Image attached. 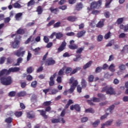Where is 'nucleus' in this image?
<instances>
[{
    "mask_svg": "<svg viewBox=\"0 0 128 128\" xmlns=\"http://www.w3.org/2000/svg\"><path fill=\"white\" fill-rule=\"evenodd\" d=\"M104 16L106 18H110V12L107 11L104 13Z\"/></svg>",
    "mask_w": 128,
    "mask_h": 128,
    "instance_id": "48",
    "label": "nucleus"
},
{
    "mask_svg": "<svg viewBox=\"0 0 128 128\" xmlns=\"http://www.w3.org/2000/svg\"><path fill=\"white\" fill-rule=\"evenodd\" d=\"M105 20V19H102V21H100L96 25V28H102L104 26V22Z\"/></svg>",
    "mask_w": 128,
    "mask_h": 128,
    "instance_id": "16",
    "label": "nucleus"
},
{
    "mask_svg": "<svg viewBox=\"0 0 128 128\" xmlns=\"http://www.w3.org/2000/svg\"><path fill=\"white\" fill-rule=\"evenodd\" d=\"M58 90L54 88L52 90L51 94H58Z\"/></svg>",
    "mask_w": 128,
    "mask_h": 128,
    "instance_id": "51",
    "label": "nucleus"
},
{
    "mask_svg": "<svg viewBox=\"0 0 128 128\" xmlns=\"http://www.w3.org/2000/svg\"><path fill=\"white\" fill-rule=\"evenodd\" d=\"M0 80L3 86H10L12 84V78L10 76L1 77Z\"/></svg>",
    "mask_w": 128,
    "mask_h": 128,
    "instance_id": "1",
    "label": "nucleus"
},
{
    "mask_svg": "<svg viewBox=\"0 0 128 128\" xmlns=\"http://www.w3.org/2000/svg\"><path fill=\"white\" fill-rule=\"evenodd\" d=\"M124 22V18H118L116 20L117 24H122Z\"/></svg>",
    "mask_w": 128,
    "mask_h": 128,
    "instance_id": "41",
    "label": "nucleus"
},
{
    "mask_svg": "<svg viewBox=\"0 0 128 128\" xmlns=\"http://www.w3.org/2000/svg\"><path fill=\"white\" fill-rule=\"evenodd\" d=\"M36 4L34 0H30L29 2H28L27 6H34Z\"/></svg>",
    "mask_w": 128,
    "mask_h": 128,
    "instance_id": "46",
    "label": "nucleus"
},
{
    "mask_svg": "<svg viewBox=\"0 0 128 128\" xmlns=\"http://www.w3.org/2000/svg\"><path fill=\"white\" fill-rule=\"evenodd\" d=\"M92 101L93 102H100V100L99 98L94 97L92 98Z\"/></svg>",
    "mask_w": 128,
    "mask_h": 128,
    "instance_id": "50",
    "label": "nucleus"
},
{
    "mask_svg": "<svg viewBox=\"0 0 128 128\" xmlns=\"http://www.w3.org/2000/svg\"><path fill=\"white\" fill-rule=\"evenodd\" d=\"M114 68H115L114 65V64H111L108 68V70L112 72H116V70L114 69Z\"/></svg>",
    "mask_w": 128,
    "mask_h": 128,
    "instance_id": "30",
    "label": "nucleus"
},
{
    "mask_svg": "<svg viewBox=\"0 0 128 128\" xmlns=\"http://www.w3.org/2000/svg\"><path fill=\"white\" fill-rule=\"evenodd\" d=\"M22 62V58H19L17 60V63L15 64L14 66H20V64H21Z\"/></svg>",
    "mask_w": 128,
    "mask_h": 128,
    "instance_id": "42",
    "label": "nucleus"
},
{
    "mask_svg": "<svg viewBox=\"0 0 128 128\" xmlns=\"http://www.w3.org/2000/svg\"><path fill=\"white\" fill-rule=\"evenodd\" d=\"M114 105H112L107 109V110H110V112L112 114V110H114Z\"/></svg>",
    "mask_w": 128,
    "mask_h": 128,
    "instance_id": "60",
    "label": "nucleus"
},
{
    "mask_svg": "<svg viewBox=\"0 0 128 128\" xmlns=\"http://www.w3.org/2000/svg\"><path fill=\"white\" fill-rule=\"evenodd\" d=\"M50 104H52V101H46L42 104L44 106H50Z\"/></svg>",
    "mask_w": 128,
    "mask_h": 128,
    "instance_id": "36",
    "label": "nucleus"
},
{
    "mask_svg": "<svg viewBox=\"0 0 128 128\" xmlns=\"http://www.w3.org/2000/svg\"><path fill=\"white\" fill-rule=\"evenodd\" d=\"M56 22V21L54 20H50L48 24H47V26H52Z\"/></svg>",
    "mask_w": 128,
    "mask_h": 128,
    "instance_id": "58",
    "label": "nucleus"
},
{
    "mask_svg": "<svg viewBox=\"0 0 128 128\" xmlns=\"http://www.w3.org/2000/svg\"><path fill=\"white\" fill-rule=\"evenodd\" d=\"M98 97L100 98L102 100H106V96L104 94H102L100 93H99L98 94Z\"/></svg>",
    "mask_w": 128,
    "mask_h": 128,
    "instance_id": "24",
    "label": "nucleus"
},
{
    "mask_svg": "<svg viewBox=\"0 0 128 128\" xmlns=\"http://www.w3.org/2000/svg\"><path fill=\"white\" fill-rule=\"evenodd\" d=\"M81 85L83 88H86V80L84 78L82 80Z\"/></svg>",
    "mask_w": 128,
    "mask_h": 128,
    "instance_id": "28",
    "label": "nucleus"
},
{
    "mask_svg": "<svg viewBox=\"0 0 128 128\" xmlns=\"http://www.w3.org/2000/svg\"><path fill=\"white\" fill-rule=\"evenodd\" d=\"M85 34H86V30H81L77 33L76 36L78 38H80L82 36H84Z\"/></svg>",
    "mask_w": 128,
    "mask_h": 128,
    "instance_id": "15",
    "label": "nucleus"
},
{
    "mask_svg": "<svg viewBox=\"0 0 128 128\" xmlns=\"http://www.w3.org/2000/svg\"><path fill=\"white\" fill-rule=\"evenodd\" d=\"M112 122H114L113 120H108L104 124H103V126H108L112 124Z\"/></svg>",
    "mask_w": 128,
    "mask_h": 128,
    "instance_id": "31",
    "label": "nucleus"
},
{
    "mask_svg": "<svg viewBox=\"0 0 128 128\" xmlns=\"http://www.w3.org/2000/svg\"><path fill=\"white\" fill-rule=\"evenodd\" d=\"M94 80V76L93 75H90L88 76V82H92Z\"/></svg>",
    "mask_w": 128,
    "mask_h": 128,
    "instance_id": "38",
    "label": "nucleus"
},
{
    "mask_svg": "<svg viewBox=\"0 0 128 128\" xmlns=\"http://www.w3.org/2000/svg\"><path fill=\"white\" fill-rule=\"evenodd\" d=\"M10 73V72H19L20 68L18 67L11 68H9Z\"/></svg>",
    "mask_w": 128,
    "mask_h": 128,
    "instance_id": "18",
    "label": "nucleus"
},
{
    "mask_svg": "<svg viewBox=\"0 0 128 128\" xmlns=\"http://www.w3.org/2000/svg\"><path fill=\"white\" fill-rule=\"evenodd\" d=\"M26 54V50H24V47H20L18 50L14 52V56H18V58H23L24 56Z\"/></svg>",
    "mask_w": 128,
    "mask_h": 128,
    "instance_id": "3",
    "label": "nucleus"
},
{
    "mask_svg": "<svg viewBox=\"0 0 128 128\" xmlns=\"http://www.w3.org/2000/svg\"><path fill=\"white\" fill-rule=\"evenodd\" d=\"M106 94H110V96H112V94H116V92L112 86H109L108 88L106 90Z\"/></svg>",
    "mask_w": 128,
    "mask_h": 128,
    "instance_id": "8",
    "label": "nucleus"
},
{
    "mask_svg": "<svg viewBox=\"0 0 128 128\" xmlns=\"http://www.w3.org/2000/svg\"><path fill=\"white\" fill-rule=\"evenodd\" d=\"M85 112L90 113V114H94V108H90L87 109H86Z\"/></svg>",
    "mask_w": 128,
    "mask_h": 128,
    "instance_id": "27",
    "label": "nucleus"
},
{
    "mask_svg": "<svg viewBox=\"0 0 128 128\" xmlns=\"http://www.w3.org/2000/svg\"><path fill=\"white\" fill-rule=\"evenodd\" d=\"M16 96L18 98H20L22 96H26V92L25 91H21L19 92H18Z\"/></svg>",
    "mask_w": 128,
    "mask_h": 128,
    "instance_id": "20",
    "label": "nucleus"
},
{
    "mask_svg": "<svg viewBox=\"0 0 128 128\" xmlns=\"http://www.w3.org/2000/svg\"><path fill=\"white\" fill-rule=\"evenodd\" d=\"M10 44L13 48H20V42L15 39L14 42H10Z\"/></svg>",
    "mask_w": 128,
    "mask_h": 128,
    "instance_id": "5",
    "label": "nucleus"
},
{
    "mask_svg": "<svg viewBox=\"0 0 128 128\" xmlns=\"http://www.w3.org/2000/svg\"><path fill=\"white\" fill-rule=\"evenodd\" d=\"M14 8H22V6H20V4L18 3V2H16L13 4Z\"/></svg>",
    "mask_w": 128,
    "mask_h": 128,
    "instance_id": "49",
    "label": "nucleus"
},
{
    "mask_svg": "<svg viewBox=\"0 0 128 128\" xmlns=\"http://www.w3.org/2000/svg\"><path fill=\"white\" fill-rule=\"evenodd\" d=\"M51 122L52 124H58V122H60V120L58 118H52L51 120Z\"/></svg>",
    "mask_w": 128,
    "mask_h": 128,
    "instance_id": "40",
    "label": "nucleus"
},
{
    "mask_svg": "<svg viewBox=\"0 0 128 128\" xmlns=\"http://www.w3.org/2000/svg\"><path fill=\"white\" fill-rule=\"evenodd\" d=\"M74 109H75L76 112H80V106L78 104H72L70 106V110H74Z\"/></svg>",
    "mask_w": 128,
    "mask_h": 128,
    "instance_id": "9",
    "label": "nucleus"
},
{
    "mask_svg": "<svg viewBox=\"0 0 128 128\" xmlns=\"http://www.w3.org/2000/svg\"><path fill=\"white\" fill-rule=\"evenodd\" d=\"M68 8V6L66 5H64L62 6H60L58 7L59 10H66Z\"/></svg>",
    "mask_w": 128,
    "mask_h": 128,
    "instance_id": "53",
    "label": "nucleus"
},
{
    "mask_svg": "<svg viewBox=\"0 0 128 128\" xmlns=\"http://www.w3.org/2000/svg\"><path fill=\"white\" fill-rule=\"evenodd\" d=\"M36 86H38V82L36 80H34L31 83L32 88H36Z\"/></svg>",
    "mask_w": 128,
    "mask_h": 128,
    "instance_id": "45",
    "label": "nucleus"
},
{
    "mask_svg": "<svg viewBox=\"0 0 128 128\" xmlns=\"http://www.w3.org/2000/svg\"><path fill=\"white\" fill-rule=\"evenodd\" d=\"M6 60V57H1L0 58V64H4Z\"/></svg>",
    "mask_w": 128,
    "mask_h": 128,
    "instance_id": "56",
    "label": "nucleus"
},
{
    "mask_svg": "<svg viewBox=\"0 0 128 128\" xmlns=\"http://www.w3.org/2000/svg\"><path fill=\"white\" fill-rule=\"evenodd\" d=\"M102 67L100 66H98L96 68V70H95V72H96V74H98V72H102Z\"/></svg>",
    "mask_w": 128,
    "mask_h": 128,
    "instance_id": "55",
    "label": "nucleus"
},
{
    "mask_svg": "<svg viewBox=\"0 0 128 128\" xmlns=\"http://www.w3.org/2000/svg\"><path fill=\"white\" fill-rule=\"evenodd\" d=\"M74 44V40H71L70 41V45L68 46V48L70 50H78V46L76 44Z\"/></svg>",
    "mask_w": 128,
    "mask_h": 128,
    "instance_id": "6",
    "label": "nucleus"
},
{
    "mask_svg": "<svg viewBox=\"0 0 128 128\" xmlns=\"http://www.w3.org/2000/svg\"><path fill=\"white\" fill-rule=\"evenodd\" d=\"M36 12H38V14H42V12H44V10H42V6H38L36 8Z\"/></svg>",
    "mask_w": 128,
    "mask_h": 128,
    "instance_id": "22",
    "label": "nucleus"
},
{
    "mask_svg": "<svg viewBox=\"0 0 128 128\" xmlns=\"http://www.w3.org/2000/svg\"><path fill=\"white\" fill-rule=\"evenodd\" d=\"M100 120H98L92 124V126L94 128H96V126H98L100 124Z\"/></svg>",
    "mask_w": 128,
    "mask_h": 128,
    "instance_id": "37",
    "label": "nucleus"
},
{
    "mask_svg": "<svg viewBox=\"0 0 128 128\" xmlns=\"http://www.w3.org/2000/svg\"><path fill=\"white\" fill-rule=\"evenodd\" d=\"M124 52L128 54V45H125L122 50L120 51L121 54H124Z\"/></svg>",
    "mask_w": 128,
    "mask_h": 128,
    "instance_id": "19",
    "label": "nucleus"
},
{
    "mask_svg": "<svg viewBox=\"0 0 128 128\" xmlns=\"http://www.w3.org/2000/svg\"><path fill=\"white\" fill-rule=\"evenodd\" d=\"M26 78L28 82H31V80H32V76L30 74L26 76Z\"/></svg>",
    "mask_w": 128,
    "mask_h": 128,
    "instance_id": "62",
    "label": "nucleus"
},
{
    "mask_svg": "<svg viewBox=\"0 0 128 128\" xmlns=\"http://www.w3.org/2000/svg\"><path fill=\"white\" fill-rule=\"evenodd\" d=\"M84 46L78 48L76 51V54H82V51H84Z\"/></svg>",
    "mask_w": 128,
    "mask_h": 128,
    "instance_id": "33",
    "label": "nucleus"
},
{
    "mask_svg": "<svg viewBox=\"0 0 128 128\" xmlns=\"http://www.w3.org/2000/svg\"><path fill=\"white\" fill-rule=\"evenodd\" d=\"M38 112H40V116H42V117L45 118L46 119L48 118V115H46V110L44 111V110H38Z\"/></svg>",
    "mask_w": 128,
    "mask_h": 128,
    "instance_id": "14",
    "label": "nucleus"
},
{
    "mask_svg": "<svg viewBox=\"0 0 128 128\" xmlns=\"http://www.w3.org/2000/svg\"><path fill=\"white\" fill-rule=\"evenodd\" d=\"M14 114L16 118H20L21 116H22V111L16 112H15Z\"/></svg>",
    "mask_w": 128,
    "mask_h": 128,
    "instance_id": "43",
    "label": "nucleus"
},
{
    "mask_svg": "<svg viewBox=\"0 0 128 128\" xmlns=\"http://www.w3.org/2000/svg\"><path fill=\"white\" fill-rule=\"evenodd\" d=\"M56 64V61L52 58H49L45 62L46 66H54Z\"/></svg>",
    "mask_w": 128,
    "mask_h": 128,
    "instance_id": "7",
    "label": "nucleus"
},
{
    "mask_svg": "<svg viewBox=\"0 0 128 128\" xmlns=\"http://www.w3.org/2000/svg\"><path fill=\"white\" fill-rule=\"evenodd\" d=\"M64 68H62L58 72V76H64Z\"/></svg>",
    "mask_w": 128,
    "mask_h": 128,
    "instance_id": "44",
    "label": "nucleus"
},
{
    "mask_svg": "<svg viewBox=\"0 0 128 128\" xmlns=\"http://www.w3.org/2000/svg\"><path fill=\"white\" fill-rule=\"evenodd\" d=\"M10 74V69L8 70L6 69H3L0 72V76H8Z\"/></svg>",
    "mask_w": 128,
    "mask_h": 128,
    "instance_id": "10",
    "label": "nucleus"
},
{
    "mask_svg": "<svg viewBox=\"0 0 128 128\" xmlns=\"http://www.w3.org/2000/svg\"><path fill=\"white\" fill-rule=\"evenodd\" d=\"M72 68L70 67H68L66 70V74H70L72 72Z\"/></svg>",
    "mask_w": 128,
    "mask_h": 128,
    "instance_id": "52",
    "label": "nucleus"
},
{
    "mask_svg": "<svg viewBox=\"0 0 128 128\" xmlns=\"http://www.w3.org/2000/svg\"><path fill=\"white\" fill-rule=\"evenodd\" d=\"M92 64V61L90 60L88 62H87L85 65L83 66V70H86L88 68H90Z\"/></svg>",
    "mask_w": 128,
    "mask_h": 128,
    "instance_id": "23",
    "label": "nucleus"
},
{
    "mask_svg": "<svg viewBox=\"0 0 128 128\" xmlns=\"http://www.w3.org/2000/svg\"><path fill=\"white\" fill-rule=\"evenodd\" d=\"M56 36L57 40H60L62 38H63L64 34H62V33L60 32H59L56 33Z\"/></svg>",
    "mask_w": 128,
    "mask_h": 128,
    "instance_id": "26",
    "label": "nucleus"
},
{
    "mask_svg": "<svg viewBox=\"0 0 128 128\" xmlns=\"http://www.w3.org/2000/svg\"><path fill=\"white\" fill-rule=\"evenodd\" d=\"M60 22H58L54 24V28H60Z\"/></svg>",
    "mask_w": 128,
    "mask_h": 128,
    "instance_id": "61",
    "label": "nucleus"
},
{
    "mask_svg": "<svg viewBox=\"0 0 128 128\" xmlns=\"http://www.w3.org/2000/svg\"><path fill=\"white\" fill-rule=\"evenodd\" d=\"M119 68L120 70H126V66L124 64H121L119 66Z\"/></svg>",
    "mask_w": 128,
    "mask_h": 128,
    "instance_id": "54",
    "label": "nucleus"
},
{
    "mask_svg": "<svg viewBox=\"0 0 128 128\" xmlns=\"http://www.w3.org/2000/svg\"><path fill=\"white\" fill-rule=\"evenodd\" d=\"M102 3V0H99L97 2H92L90 4V8H92V10H94V8H100Z\"/></svg>",
    "mask_w": 128,
    "mask_h": 128,
    "instance_id": "4",
    "label": "nucleus"
},
{
    "mask_svg": "<svg viewBox=\"0 0 128 128\" xmlns=\"http://www.w3.org/2000/svg\"><path fill=\"white\" fill-rule=\"evenodd\" d=\"M56 74L54 73L52 76H51L50 78V81L49 82V86H52L54 84V78H56Z\"/></svg>",
    "mask_w": 128,
    "mask_h": 128,
    "instance_id": "11",
    "label": "nucleus"
},
{
    "mask_svg": "<svg viewBox=\"0 0 128 128\" xmlns=\"http://www.w3.org/2000/svg\"><path fill=\"white\" fill-rule=\"evenodd\" d=\"M76 8L78 10H82V2H79L76 5Z\"/></svg>",
    "mask_w": 128,
    "mask_h": 128,
    "instance_id": "35",
    "label": "nucleus"
},
{
    "mask_svg": "<svg viewBox=\"0 0 128 128\" xmlns=\"http://www.w3.org/2000/svg\"><path fill=\"white\" fill-rule=\"evenodd\" d=\"M5 122L7 124H11V122H12V118L9 117L6 119Z\"/></svg>",
    "mask_w": 128,
    "mask_h": 128,
    "instance_id": "47",
    "label": "nucleus"
},
{
    "mask_svg": "<svg viewBox=\"0 0 128 128\" xmlns=\"http://www.w3.org/2000/svg\"><path fill=\"white\" fill-rule=\"evenodd\" d=\"M16 32L17 34H21L22 36V34H26V30H24V28H19Z\"/></svg>",
    "mask_w": 128,
    "mask_h": 128,
    "instance_id": "17",
    "label": "nucleus"
},
{
    "mask_svg": "<svg viewBox=\"0 0 128 128\" xmlns=\"http://www.w3.org/2000/svg\"><path fill=\"white\" fill-rule=\"evenodd\" d=\"M10 22V17H6L4 18V22L5 24H8Z\"/></svg>",
    "mask_w": 128,
    "mask_h": 128,
    "instance_id": "57",
    "label": "nucleus"
},
{
    "mask_svg": "<svg viewBox=\"0 0 128 128\" xmlns=\"http://www.w3.org/2000/svg\"><path fill=\"white\" fill-rule=\"evenodd\" d=\"M66 41H64L58 48V52H62L66 48Z\"/></svg>",
    "mask_w": 128,
    "mask_h": 128,
    "instance_id": "12",
    "label": "nucleus"
},
{
    "mask_svg": "<svg viewBox=\"0 0 128 128\" xmlns=\"http://www.w3.org/2000/svg\"><path fill=\"white\" fill-rule=\"evenodd\" d=\"M32 50L34 52V56H38V54H40V48L38 47L37 48H36L35 49H33Z\"/></svg>",
    "mask_w": 128,
    "mask_h": 128,
    "instance_id": "29",
    "label": "nucleus"
},
{
    "mask_svg": "<svg viewBox=\"0 0 128 128\" xmlns=\"http://www.w3.org/2000/svg\"><path fill=\"white\" fill-rule=\"evenodd\" d=\"M28 118H34L35 116L34 114H30V112L26 113Z\"/></svg>",
    "mask_w": 128,
    "mask_h": 128,
    "instance_id": "32",
    "label": "nucleus"
},
{
    "mask_svg": "<svg viewBox=\"0 0 128 128\" xmlns=\"http://www.w3.org/2000/svg\"><path fill=\"white\" fill-rule=\"evenodd\" d=\"M112 0H106V4H105V7L106 8H110V4H112Z\"/></svg>",
    "mask_w": 128,
    "mask_h": 128,
    "instance_id": "25",
    "label": "nucleus"
},
{
    "mask_svg": "<svg viewBox=\"0 0 128 128\" xmlns=\"http://www.w3.org/2000/svg\"><path fill=\"white\" fill-rule=\"evenodd\" d=\"M110 36V32H108L106 34H105L104 38L106 40H108Z\"/></svg>",
    "mask_w": 128,
    "mask_h": 128,
    "instance_id": "63",
    "label": "nucleus"
},
{
    "mask_svg": "<svg viewBox=\"0 0 128 128\" xmlns=\"http://www.w3.org/2000/svg\"><path fill=\"white\" fill-rule=\"evenodd\" d=\"M22 13L19 12L16 14V16H14V18L16 20H22Z\"/></svg>",
    "mask_w": 128,
    "mask_h": 128,
    "instance_id": "21",
    "label": "nucleus"
},
{
    "mask_svg": "<svg viewBox=\"0 0 128 128\" xmlns=\"http://www.w3.org/2000/svg\"><path fill=\"white\" fill-rule=\"evenodd\" d=\"M16 94L15 91H11L8 93V96L10 98H14V96H16Z\"/></svg>",
    "mask_w": 128,
    "mask_h": 128,
    "instance_id": "39",
    "label": "nucleus"
},
{
    "mask_svg": "<svg viewBox=\"0 0 128 128\" xmlns=\"http://www.w3.org/2000/svg\"><path fill=\"white\" fill-rule=\"evenodd\" d=\"M26 72L28 74H32V68L30 66L26 69Z\"/></svg>",
    "mask_w": 128,
    "mask_h": 128,
    "instance_id": "64",
    "label": "nucleus"
},
{
    "mask_svg": "<svg viewBox=\"0 0 128 128\" xmlns=\"http://www.w3.org/2000/svg\"><path fill=\"white\" fill-rule=\"evenodd\" d=\"M80 70V68H76L75 69L73 70L70 73V76L72 74H74L76 72H78V70Z\"/></svg>",
    "mask_w": 128,
    "mask_h": 128,
    "instance_id": "34",
    "label": "nucleus"
},
{
    "mask_svg": "<svg viewBox=\"0 0 128 128\" xmlns=\"http://www.w3.org/2000/svg\"><path fill=\"white\" fill-rule=\"evenodd\" d=\"M67 20L70 22H74L78 20V18L76 16H69L66 18Z\"/></svg>",
    "mask_w": 128,
    "mask_h": 128,
    "instance_id": "13",
    "label": "nucleus"
},
{
    "mask_svg": "<svg viewBox=\"0 0 128 128\" xmlns=\"http://www.w3.org/2000/svg\"><path fill=\"white\" fill-rule=\"evenodd\" d=\"M69 84H72L70 86V88L68 90V92L70 93L74 92V90H76L78 84V80H74V77H72L69 80Z\"/></svg>",
    "mask_w": 128,
    "mask_h": 128,
    "instance_id": "2",
    "label": "nucleus"
},
{
    "mask_svg": "<svg viewBox=\"0 0 128 128\" xmlns=\"http://www.w3.org/2000/svg\"><path fill=\"white\" fill-rule=\"evenodd\" d=\"M100 11L98 10H93L92 11V14H94L95 16H96L98 14H100Z\"/></svg>",
    "mask_w": 128,
    "mask_h": 128,
    "instance_id": "59",
    "label": "nucleus"
}]
</instances>
